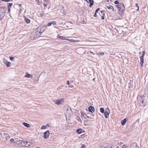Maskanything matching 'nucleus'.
Returning <instances> with one entry per match:
<instances>
[{"mask_svg":"<svg viewBox=\"0 0 148 148\" xmlns=\"http://www.w3.org/2000/svg\"><path fill=\"white\" fill-rule=\"evenodd\" d=\"M51 25H56V22L55 21H52L51 22Z\"/></svg>","mask_w":148,"mask_h":148,"instance_id":"5701e85b","label":"nucleus"},{"mask_svg":"<svg viewBox=\"0 0 148 148\" xmlns=\"http://www.w3.org/2000/svg\"><path fill=\"white\" fill-rule=\"evenodd\" d=\"M10 10V9H9V11Z\"/></svg>","mask_w":148,"mask_h":148,"instance_id":"6e6d98bb","label":"nucleus"},{"mask_svg":"<svg viewBox=\"0 0 148 148\" xmlns=\"http://www.w3.org/2000/svg\"><path fill=\"white\" fill-rule=\"evenodd\" d=\"M44 28V27L43 26L41 27L40 28V29H42V28Z\"/></svg>","mask_w":148,"mask_h":148,"instance_id":"de8ad7c7","label":"nucleus"},{"mask_svg":"<svg viewBox=\"0 0 148 148\" xmlns=\"http://www.w3.org/2000/svg\"><path fill=\"white\" fill-rule=\"evenodd\" d=\"M103 113H104V115L105 118L106 119L108 117L109 114V113L107 111H105Z\"/></svg>","mask_w":148,"mask_h":148,"instance_id":"4468645a","label":"nucleus"},{"mask_svg":"<svg viewBox=\"0 0 148 148\" xmlns=\"http://www.w3.org/2000/svg\"><path fill=\"white\" fill-rule=\"evenodd\" d=\"M130 148H139V147L138 146L136 143H132L130 145Z\"/></svg>","mask_w":148,"mask_h":148,"instance_id":"0eeeda50","label":"nucleus"},{"mask_svg":"<svg viewBox=\"0 0 148 148\" xmlns=\"http://www.w3.org/2000/svg\"><path fill=\"white\" fill-rule=\"evenodd\" d=\"M90 53H93V55H94V54H94V53H93V52H92L90 51Z\"/></svg>","mask_w":148,"mask_h":148,"instance_id":"09e8293b","label":"nucleus"},{"mask_svg":"<svg viewBox=\"0 0 148 148\" xmlns=\"http://www.w3.org/2000/svg\"><path fill=\"white\" fill-rule=\"evenodd\" d=\"M88 110L90 112L92 113H93L95 111L94 108L92 106H90L89 107Z\"/></svg>","mask_w":148,"mask_h":148,"instance_id":"6e6552de","label":"nucleus"},{"mask_svg":"<svg viewBox=\"0 0 148 148\" xmlns=\"http://www.w3.org/2000/svg\"><path fill=\"white\" fill-rule=\"evenodd\" d=\"M46 127H49V125L48 124H47L46 125H45Z\"/></svg>","mask_w":148,"mask_h":148,"instance_id":"37998d69","label":"nucleus"},{"mask_svg":"<svg viewBox=\"0 0 148 148\" xmlns=\"http://www.w3.org/2000/svg\"><path fill=\"white\" fill-rule=\"evenodd\" d=\"M17 144L23 146L28 147L30 146L31 145L30 143L27 141L21 140L17 142Z\"/></svg>","mask_w":148,"mask_h":148,"instance_id":"f03ea898","label":"nucleus"},{"mask_svg":"<svg viewBox=\"0 0 148 148\" xmlns=\"http://www.w3.org/2000/svg\"><path fill=\"white\" fill-rule=\"evenodd\" d=\"M4 15V13L3 12H1L0 13V21L3 19Z\"/></svg>","mask_w":148,"mask_h":148,"instance_id":"ddd939ff","label":"nucleus"},{"mask_svg":"<svg viewBox=\"0 0 148 148\" xmlns=\"http://www.w3.org/2000/svg\"><path fill=\"white\" fill-rule=\"evenodd\" d=\"M0 8H3V7H0Z\"/></svg>","mask_w":148,"mask_h":148,"instance_id":"864d4df0","label":"nucleus"},{"mask_svg":"<svg viewBox=\"0 0 148 148\" xmlns=\"http://www.w3.org/2000/svg\"><path fill=\"white\" fill-rule=\"evenodd\" d=\"M7 138V139H8V138Z\"/></svg>","mask_w":148,"mask_h":148,"instance_id":"052dcab7","label":"nucleus"},{"mask_svg":"<svg viewBox=\"0 0 148 148\" xmlns=\"http://www.w3.org/2000/svg\"><path fill=\"white\" fill-rule=\"evenodd\" d=\"M100 10V8H97L96 10L95 11V12H96L97 13V12L99 11Z\"/></svg>","mask_w":148,"mask_h":148,"instance_id":"e433bc0d","label":"nucleus"},{"mask_svg":"<svg viewBox=\"0 0 148 148\" xmlns=\"http://www.w3.org/2000/svg\"><path fill=\"white\" fill-rule=\"evenodd\" d=\"M36 148H40V147H38Z\"/></svg>","mask_w":148,"mask_h":148,"instance_id":"603ef678","label":"nucleus"},{"mask_svg":"<svg viewBox=\"0 0 148 148\" xmlns=\"http://www.w3.org/2000/svg\"><path fill=\"white\" fill-rule=\"evenodd\" d=\"M69 87L71 88H72L73 87V85L70 86Z\"/></svg>","mask_w":148,"mask_h":148,"instance_id":"49530a36","label":"nucleus"},{"mask_svg":"<svg viewBox=\"0 0 148 148\" xmlns=\"http://www.w3.org/2000/svg\"><path fill=\"white\" fill-rule=\"evenodd\" d=\"M12 5V3H9L8 5V7H11Z\"/></svg>","mask_w":148,"mask_h":148,"instance_id":"c9c22d12","label":"nucleus"},{"mask_svg":"<svg viewBox=\"0 0 148 148\" xmlns=\"http://www.w3.org/2000/svg\"><path fill=\"white\" fill-rule=\"evenodd\" d=\"M85 1H86V2H87V3H88V0H84Z\"/></svg>","mask_w":148,"mask_h":148,"instance_id":"3c124183","label":"nucleus"},{"mask_svg":"<svg viewBox=\"0 0 148 148\" xmlns=\"http://www.w3.org/2000/svg\"><path fill=\"white\" fill-rule=\"evenodd\" d=\"M76 131L79 134H81L82 133V130L81 129H77Z\"/></svg>","mask_w":148,"mask_h":148,"instance_id":"4be33fe9","label":"nucleus"},{"mask_svg":"<svg viewBox=\"0 0 148 148\" xmlns=\"http://www.w3.org/2000/svg\"><path fill=\"white\" fill-rule=\"evenodd\" d=\"M57 37L61 40H66V37L65 36H60L59 35H58Z\"/></svg>","mask_w":148,"mask_h":148,"instance_id":"9d476101","label":"nucleus"},{"mask_svg":"<svg viewBox=\"0 0 148 148\" xmlns=\"http://www.w3.org/2000/svg\"><path fill=\"white\" fill-rule=\"evenodd\" d=\"M104 15H103V16H102V18H101V19H104Z\"/></svg>","mask_w":148,"mask_h":148,"instance_id":"c03bdc74","label":"nucleus"},{"mask_svg":"<svg viewBox=\"0 0 148 148\" xmlns=\"http://www.w3.org/2000/svg\"><path fill=\"white\" fill-rule=\"evenodd\" d=\"M135 5L137 7V9L136 10L137 11H138V10H139V6H138V3H136V4H135Z\"/></svg>","mask_w":148,"mask_h":148,"instance_id":"473e14b6","label":"nucleus"},{"mask_svg":"<svg viewBox=\"0 0 148 148\" xmlns=\"http://www.w3.org/2000/svg\"><path fill=\"white\" fill-rule=\"evenodd\" d=\"M100 111L101 113H103L104 112V109L103 108H100Z\"/></svg>","mask_w":148,"mask_h":148,"instance_id":"b1692460","label":"nucleus"},{"mask_svg":"<svg viewBox=\"0 0 148 148\" xmlns=\"http://www.w3.org/2000/svg\"><path fill=\"white\" fill-rule=\"evenodd\" d=\"M127 146L126 145H124L122 146V148H126Z\"/></svg>","mask_w":148,"mask_h":148,"instance_id":"7c9ffc66","label":"nucleus"},{"mask_svg":"<svg viewBox=\"0 0 148 148\" xmlns=\"http://www.w3.org/2000/svg\"><path fill=\"white\" fill-rule=\"evenodd\" d=\"M101 12L103 15H105V11H101Z\"/></svg>","mask_w":148,"mask_h":148,"instance_id":"4c0bfd02","label":"nucleus"},{"mask_svg":"<svg viewBox=\"0 0 148 148\" xmlns=\"http://www.w3.org/2000/svg\"><path fill=\"white\" fill-rule=\"evenodd\" d=\"M46 128V127L45 125V126H42V127H41V129H45Z\"/></svg>","mask_w":148,"mask_h":148,"instance_id":"72a5a7b5","label":"nucleus"},{"mask_svg":"<svg viewBox=\"0 0 148 148\" xmlns=\"http://www.w3.org/2000/svg\"><path fill=\"white\" fill-rule=\"evenodd\" d=\"M145 51H142L143 53L142 54L141 56L140 57V58H143V57H144L145 53Z\"/></svg>","mask_w":148,"mask_h":148,"instance_id":"a878e982","label":"nucleus"},{"mask_svg":"<svg viewBox=\"0 0 148 148\" xmlns=\"http://www.w3.org/2000/svg\"><path fill=\"white\" fill-rule=\"evenodd\" d=\"M114 3L115 4H118L119 3H119V1H117V0H116V1H115L114 2Z\"/></svg>","mask_w":148,"mask_h":148,"instance_id":"c85d7f7f","label":"nucleus"},{"mask_svg":"<svg viewBox=\"0 0 148 148\" xmlns=\"http://www.w3.org/2000/svg\"><path fill=\"white\" fill-rule=\"evenodd\" d=\"M36 2L37 3L38 5L39 4V3L40 2V1L39 0H36Z\"/></svg>","mask_w":148,"mask_h":148,"instance_id":"f704fd0d","label":"nucleus"},{"mask_svg":"<svg viewBox=\"0 0 148 148\" xmlns=\"http://www.w3.org/2000/svg\"><path fill=\"white\" fill-rule=\"evenodd\" d=\"M85 115L86 116V117H87L88 118L91 119V117H89V116H87L86 114H85Z\"/></svg>","mask_w":148,"mask_h":148,"instance_id":"58836bf2","label":"nucleus"},{"mask_svg":"<svg viewBox=\"0 0 148 148\" xmlns=\"http://www.w3.org/2000/svg\"><path fill=\"white\" fill-rule=\"evenodd\" d=\"M100 148H112V145L107 143H104L101 146Z\"/></svg>","mask_w":148,"mask_h":148,"instance_id":"20e7f679","label":"nucleus"},{"mask_svg":"<svg viewBox=\"0 0 148 148\" xmlns=\"http://www.w3.org/2000/svg\"><path fill=\"white\" fill-rule=\"evenodd\" d=\"M7 138V139H8V138Z\"/></svg>","mask_w":148,"mask_h":148,"instance_id":"bf43d9fd","label":"nucleus"},{"mask_svg":"<svg viewBox=\"0 0 148 148\" xmlns=\"http://www.w3.org/2000/svg\"><path fill=\"white\" fill-rule=\"evenodd\" d=\"M66 40L69 41L73 42H78L79 41V40H73L72 39H67V38Z\"/></svg>","mask_w":148,"mask_h":148,"instance_id":"9b49d317","label":"nucleus"},{"mask_svg":"<svg viewBox=\"0 0 148 148\" xmlns=\"http://www.w3.org/2000/svg\"><path fill=\"white\" fill-rule=\"evenodd\" d=\"M106 7L109 10H112V11H114V8L112 6L110 5L109 6H107Z\"/></svg>","mask_w":148,"mask_h":148,"instance_id":"f8f14e48","label":"nucleus"},{"mask_svg":"<svg viewBox=\"0 0 148 148\" xmlns=\"http://www.w3.org/2000/svg\"><path fill=\"white\" fill-rule=\"evenodd\" d=\"M23 124L27 128H29L30 127V125L29 124H28L26 123L23 122Z\"/></svg>","mask_w":148,"mask_h":148,"instance_id":"a211bd4d","label":"nucleus"},{"mask_svg":"<svg viewBox=\"0 0 148 148\" xmlns=\"http://www.w3.org/2000/svg\"><path fill=\"white\" fill-rule=\"evenodd\" d=\"M44 30H42V31H44Z\"/></svg>","mask_w":148,"mask_h":148,"instance_id":"4d7b16f0","label":"nucleus"},{"mask_svg":"<svg viewBox=\"0 0 148 148\" xmlns=\"http://www.w3.org/2000/svg\"><path fill=\"white\" fill-rule=\"evenodd\" d=\"M25 77H26L28 78L30 77L32 78L33 77L32 75L28 74L27 73H26V75H25Z\"/></svg>","mask_w":148,"mask_h":148,"instance_id":"dca6fc26","label":"nucleus"},{"mask_svg":"<svg viewBox=\"0 0 148 148\" xmlns=\"http://www.w3.org/2000/svg\"><path fill=\"white\" fill-rule=\"evenodd\" d=\"M41 32L40 31V32H36V34L35 35H36L37 36H40L41 34Z\"/></svg>","mask_w":148,"mask_h":148,"instance_id":"412c9836","label":"nucleus"},{"mask_svg":"<svg viewBox=\"0 0 148 148\" xmlns=\"http://www.w3.org/2000/svg\"><path fill=\"white\" fill-rule=\"evenodd\" d=\"M7 138V139H8V138Z\"/></svg>","mask_w":148,"mask_h":148,"instance_id":"680f3d73","label":"nucleus"},{"mask_svg":"<svg viewBox=\"0 0 148 148\" xmlns=\"http://www.w3.org/2000/svg\"><path fill=\"white\" fill-rule=\"evenodd\" d=\"M14 139L13 138H11L10 140V142H11L12 143H14Z\"/></svg>","mask_w":148,"mask_h":148,"instance_id":"c756f323","label":"nucleus"},{"mask_svg":"<svg viewBox=\"0 0 148 148\" xmlns=\"http://www.w3.org/2000/svg\"><path fill=\"white\" fill-rule=\"evenodd\" d=\"M49 3H43V5L44 6V9L45 10L46 9V8L47 7V5Z\"/></svg>","mask_w":148,"mask_h":148,"instance_id":"393cba45","label":"nucleus"},{"mask_svg":"<svg viewBox=\"0 0 148 148\" xmlns=\"http://www.w3.org/2000/svg\"><path fill=\"white\" fill-rule=\"evenodd\" d=\"M97 54L99 55H101V56H103L104 54L103 52H99L98 53H97Z\"/></svg>","mask_w":148,"mask_h":148,"instance_id":"cd10ccee","label":"nucleus"},{"mask_svg":"<svg viewBox=\"0 0 148 148\" xmlns=\"http://www.w3.org/2000/svg\"><path fill=\"white\" fill-rule=\"evenodd\" d=\"M41 29L40 31H42V29Z\"/></svg>","mask_w":148,"mask_h":148,"instance_id":"5fc2aeb1","label":"nucleus"},{"mask_svg":"<svg viewBox=\"0 0 148 148\" xmlns=\"http://www.w3.org/2000/svg\"><path fill=\"white\" fill-rule=\"evenodd\" d=\"M66 84L68 85H69V81H67Z\"/></svg>","mask_w":148,"mask_h":148,"instance_id":"a19ab883","label":"nucleus"},{"mask_svg":"<svg viewBox=\"0 0 148 148\" xmlns=\"http://www.w3.org/2000/svg\"><path fill=\"white\" fill-rule=\"evenodd\" d=\"M41 16H44V15L43 14H42L41 13L39 14Z\"/></svg>","mask_w":148,"mask_h":148,"instance_id":"a18cd8bd","label":"nucleus"},{"mask_svg":"<svg viewBox=\"0 0 148 148\" xmlns=\"http://www.w3.org/2000/svg\"><path fill=\"white\" fill-rule=\"evenodd\" d=\"M85 146L84 145H83L81 147V148H83L84 147H85Z\"/></svg>","mask_w":148,"mask_h":148,"instance_id":"79ce46f5","label":"nucleus"},{"mask_svg":"<svg viewBox=\"0 0 148 148\" xmlns=\"http://www.w3.org/2000/svg\"><path fill=\"white\" fill-rule=\"evenodd\" d=\"M140 66L141 67H142L143 66V63H144V59L143 58H140Z\"/></svg>","mask_w":148,"mask_h":148,"instance_id":"aec40b11","label":"nucleus"},{"mask_svg":"<svg viewBox=\"0 0 148 148\" xmlns=\"http://www.w3.org/2000/svg\"><path fill=\"white\" fill-rule=\"evenodd\" d=\"M116 6L119 9V10L121 12V14H122L123 13V11L125 10V7L124 5L122 3H120L116 5ZM121 14V13H120Z\"/></svg>","mask_w":148,"mask_h":148,"instance_id":"7ed1b4c3","label":"nucleus"},{"mask_svg":"<svg viewBox=\"0 0 148 148\" xmlns=\"http://www.w3.org/2000/svg\"><path fill=\"white\" fill-rule=\"evenodd\" d=\"M20 5V6H21V4H20V5Z\"/></svg>","mask_w":148,"mask_h":148,"instance_id":"13d9d810","label":"nucleus"},{"mask_svg":"<svg viewBox=\"0 0 148 148\" xmlns=\"http://www.w3.org/2000/svg\"><path fill=\"white\" fill-rule=\"evenodd\" d=\"M64 99H60L57 100L56 101V103L58 105L61 104L64 101Z\"/></svg>","mask_w":148,"mask_h":148,"instance_id":"1a4fd4ad","label":"nucleus"},{"mask_svg":"<svg viewBox=\"0 0 148 148\" xmlns=\"http://www.w3.org/2000/svg\"><path fill=\"white\" fill-rule=\"evenodd\" d=\"M51 25V23L50 22V23H48L45 26V27H47V26H50Z\"/></svg>","mask_w":148,"mask_h":148,"instance_id":"bb28decb","label":"nucleus"},{"mask_svg":"<svg viewBox=\"0 0 148 148\" xmlns=\"http://www.w3.org/2000/svg\"><path fill=\"white\" fill-rule=\"evenodd\" d=\"M25 22L27 23H29L30 22V19L27 18L25 17Z\"/></svg>","mask_w":148,"mask_h":148,"instance_id":"6ab92c4d","label":"nucleus"},{"mask_svg":"<svg viewBox=\"0 0 148 148\" xmlns=\"http://www.w3.org/2000/svg\"><path fill=\"white\" fill-rule=\"evenodd\" d=\"M14 58L12 57H10V60L12 61L14 60Z\"/></svg>","mask_w":148,"mask_h":148,"instance_id":"2f4dec72","label":"nucleus"},{"mask_svg":"<svg viewBox=\"0 0 148 148\" xmlns=\"http://www.w3.org/2000/svg\"><path fill=\"white\" fill-rule=\"evenodd\" d=\"M3 62L8 67H9L11 66V63L10 62H8L5 58H3Z\"/></svg>","mask_w":148,"mask_h":148,"instance_id":"39448f33","label":"nucleus"},{"mask_svg":"<svg viewBox=\"0 0 148 148\" xmlns=\"http://www.w3.org/2000/svg\"><path fill=\"white\" fill-rule=\"evenodd\" d=\"M115 29L116 30V31H117V32L118 31V30H117V29L116 28H115Z\"/></svg>","mask_w":148,"mask_h":148,"instance_id":"8fccbe9b","label":"nucleus"},{"mask_svg":"<svg viewBox=\"0 0 148 148\" xmlns=\"http://www.w3.org/2000/svg\"><path fill=\"white\" fill-rule=\"evenodd\" d=\"M94 17H97V13L95 12V13L94 15Z\"/></svg>","mask_w":148,"mask_h":148,"instance_id":"ea45409f","label":"nucleus"},{"mask_svg":"<svg viewBox=\"0 0 148 148\" xmlns=\"http://www.w3.org/2000/svg\"><path fill=\"white\" fill-rule=\"evenodd\" d=\"M50 134L49 132V130L45 132L44 133V138L45 139L47 138Z\"/></svg>","mask_w":148,"mask_h":148,"instance_id":"423d86ee","label":"nucleus"},{"mask_svg":"<svg viewBox=\"0 0 148 148\" xmlns=\"http://www.w3.org/2000/svg\"><path fill=\"white\" fill-rule=\"evenodd\" d=\"M126 122V118L124 119L123 120L121 121V124L122 125H124L125 124Z\"/></svg>","mask_w":148,"mask_h":148,"instance_id":"2eb2a0df","label":"nucleus"},{"mask_svg":"<svg viewBox=\"0 0 148 148\" xmlns=\"http://www.w3.org/2000/svg\"><path fill=\"white\" fill-rule=\"evenodd\" d=\"M140 98L141 106H145L147 104V100L148 99L147 97L146 96V95L145 94L141 95Z\"/></svg>","mask_w":148,"mask_h":148,"instance_id":"f257e3e1","label":"nucleus"},{"mask_svg":"<svg viewBox=\"0 0 148 148\" xmlns=\"http://www.w3.org/2000/svg\"><path fill=\"white\" fill-rule=\"evenodd\" d=\"M88 1L90 3L89 6L91 7L93 5L94 1L93 0H89Z\"/></svg>","mask_w":148,"mask_h":148,"instance_id":"f3484780","label":"nucleus"}]
</instances>
